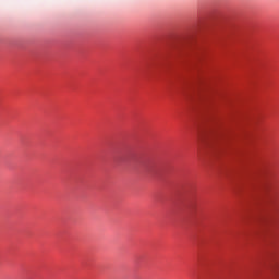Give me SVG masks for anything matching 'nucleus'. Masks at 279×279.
Masks as SVG:
<instances>
[{"label": "nucleus", "instance_id": "f257e3e1", "mask_svg": "<svg viewBox=\"0 0 279 279\" xmlns=\"http://www.w3.org/2000/svg\"><path fill=\"white\" fill-rule=\"evenodd\" d=\"M198 138H199L201 145H204L208 141V131H206V129H204V126L199 128Z\"/></svg>", "mask_w": 279, "mask_h": 279}]
</instances>
